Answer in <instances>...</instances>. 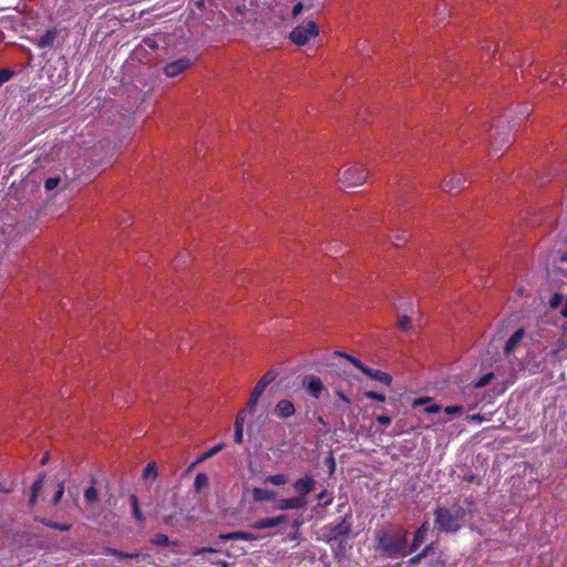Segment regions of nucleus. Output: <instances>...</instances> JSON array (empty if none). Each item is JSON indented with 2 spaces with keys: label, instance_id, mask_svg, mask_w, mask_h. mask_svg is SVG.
<instances>
[{
  "label": "nucleus",
  "instance_id": "f257e3e1",
  "mask_svg": "<svg viewBox=\"0 0 567 567\" xmlns=\"http://www.w3.org/2000/svg\"><path fill=\"white\" fill-rule=\"evenodd\" d=\"M434 525L442 533H455L464 524L466 508L455 502L450 505L439 506L434 512Z\"/></svg>",
  "mask_w": 567,
  "mask_h": 567
},
{
  "label": "nucleus",
  "instance_id": "f03ea898",
  "mask_svg": "<svg viewBox=\"0 0 567 567\" xmlns=\"http://www.w3.org/2000/svg\"><path fill=\"white\" fill-rule=\"evenodd\" d=\"M408 530L404 528H395L383 532L378 536V549L386 557H398L409 555L406 548Z\"/></svg>",
  "mask_w": 567,
  "mask_h": 567
},
{
  "label": "nucleus",
  "instance_id": "7ed1b4c3",
  "mask_svg": "<svg viewBox=\"0 0 567 567\" xmlns=\"http://www.w3.org/2000/svg\"><path fill=\"white\" fill-rule=\"evenodd\" d=\"M369 177V169L360 162H349L341 166L337 174V182L344 188L363 185Z\"/></svg>",
  "mask_w": 567,
  "mask_h": 567
},
{
  "label": "nucleus",
  "instance_id": "20e7f679",
  "mask_svg": "<svg viewBox=\"0 0 567 567\" xmlns=\"http://www.w3.org/2000/svg\"><path fill=\"white\" fill-rule=\"evenodd\" d=\"M319 27L317 23L312 20H308L301 24H298L291 32H290V40L296 45H305L310 40L317 38L319 35Z\"/></svg>",
  "mask_w": 567,
  "mask_h": 567
},
{
  "label": "nucleus",
  "instance_id": "39448f33",
  "mask_svg": "<svg viewBox=\"0 0 567 567\" xmlns=\"http://www.w3.org/2000/svg\"><path fill=\"white\" fill-rule=\"evenodd\" d=\"M277 378V373L275 371H268L266 372L256 383L255 388L252 389L249 400L247 402V405L244 410L248 413H252L256 409V405L259 401V398L266 390V388L275 381Z\"/></svg>",
  "mask_w": 567,
  "mask_h": 567
},
{
  "label": "nucleus",
  "instance_id": "423d86ee",
  "mask_svg": "<svg viewBox=\"0 0 567 567\" xmlns=\"http://www.w3.org/2000/svg\"><path fill=\"white\" fill-rule=\"evenodd\" d=\"M218 551L219 550L210 548V547H200V548H194L192 550V555L195 557H200L202 565L209 564L213 567H229V564L226 560L209 557L212 555L217 554Z\"/></svg>",
  "mask_w": 567,
  "mask_h": 567
},
{
  "label": "nucleus",
  "instance_id": "0eeeda50",
  "mask_svg": "<svg viewBox=\"0 0 567 567\" xmlns=\"http://www.w3.org/2000/svg\"><path fill=\"white\" fill-rule=\"evenodd\" d=\"M466 183V177L462 173L453 172L449 174L442 182L441 188L446 193H457L464 188Z\"/></svg>",
  "mask_w": 567,
  "mask_h": 567
},
{
  "label": "nucleus",
  "instance_id": "6e6552de",
  "mask_svg": "<svg viewBox=\"0 0 567 567\" xmlns=\"http://www.w3.org/2000/svg\"><path fill=\"white\" fill-rule=\"evenodd\" d=\"M193 65V61L189 58H181L175 61L167 63L164 66V73L167 78H175Z\"/></svg>",
  "mask_w": 567,
  "mask_h": 567
},
{
  "label": "nucleus",
  "instance_id": "1a4fd4ad",
  "mask_svg": "<svg viewBox=\"0 0 567 567\" xmlns=\"http://www.w3.org/2000/svg\"><path fill=\"white\" fill-rule=\"evenodd\" d=\"M302 386L315 399H319L324 391L322 381L316 375H307L302 379Z\"/></svg>",
  "mask_w": 567,
  "mask_h": 567
},
{
  "label": "nucleus",
  "instance_id": "9d476101",
  "mask_svg": "<svg viewBox=\"0 0 567 567\" xmlns=\"http://www.w3.org/2000/svg\"><path fill=\"white\" fill-rule=\"evenodd\" d=\"M363 373L369 379L375 380V381H378L379 383L383 384L386 388H390L392 385V377L389 373H386V372H383L381 370H375V369H371L369 367H365V369H363Z\"/></svg>",
  "mask_w": 567,
  "mask_h": 567
},
{
  "label": "nucleus",
  "instance_id": "9b49d317",
  "mask_svg": "<svg viewBox=\"0 0 567 567\" xmlns=\"http://www.w3.org/2000/svg\"><path fill=\"white\" fill-rule=\"evenodd\" d=\"M307 502L303 496H295L290 498H282L278 502V509H300L306 506Z\"/></svg>",
  "mask_w": 567,
  "mask_h": 567
},
{
  "label": "nucleus",
  "instance_id": "f8f14e48",
  "mask_svg": "<svg viewBox=\"0 0 567 567\" xmlns=\"http://www.w3.org/2000/svg\"><path fill=\"white\" fill-rule=\"evenodd\" d=\"M295 412L296 409L293 403L290 400L286 399L280 400L274 409V413L280 419L290 417L295 414Z\"/></svg>",
  "mask_w": 567,
  "mask_h": 567
},
{
  "label": "nucleus",
  "instance_id": "ddd939ff",
  "mask_svg": "<svg viewBox=\"0 0 567 567\" xmlns=\"http://www.w3.org/2000/svg\"><path fill=\"white\" fill-rule=\"evenodd\" d=\"M313 485L315 481L310 476L299 478L293 483V487L296 492L299 494L298 496H303L305 498L306 495L312 491Z\"/></svg>",
  "mask_w": 567,
  "mask_h": 567
},
{
  "label": "nucleus",
  "instance_id": "4468645a",
  "mask_svg": "<svg viewBox=\"0 0 567 567\" xmlns=\"http://www.w3.org/2000/svg\"><path fill=\"white\" fill-rule=\"evenodd\" d=\"M247 414H248V412H246V410H241L237 414V416H236L234 441L237 444H241L243 443V439H244V423H245Z\"/></svg>",
  "mask_w": 567,
  "mask_h": 567
},
{
  "label": "nucleus",
  "instance_id": "2eb2a0df",
  "mask_svg": "<svg viewBox=\"0 0 567 567\" xmlns=\"http://www.w3.org/2000/svg\"><path fill=\"white\" fill-rule=\"evenodd\" d=\"M549 307L558 309L561 317L567 318V297L565 298L561 293L555 292L549 300Z\"/></svg>",
  "mask_w": 567,
  "mask_h": 567
},
{
  "label": "nucleus",
  "instance_id": "dca6fc26",
  "mask_svg": "<svg viewBox=\"0 0 567 567\" xmlns=\"http://www.w3.org/2000/svg\"><path fill=\"white\" fill-rule=\"evenodd\" d=\"M286 522V516H278L271 518H264L255 522L251 527L255 529H267L279 526L280 524Z\"/></svg>",
  "mask_w": 567,
  "mask_h": 567
},
{
  "label": "nucleus",
  "instance_id": "f3484780",
  "mask_svg": "<svg viewBox=\"0 0 567 567\" xmlns=\"http://www.w3.org/2000/svg\"><path fill=\"white\" fill-rule=\"evenodd\" d=\"M329 539H336L338 537L348 536L350 534V524L347 523L346 518H343L342 522L334 525L333 527H329Z\"/></svg>",
  "mask_w": 567,
  "mask_h": 567
},
{
  "label": "nucleus",
  "instance_id": "a211bd4d",
  "mask_svg": "<svg viewBox=\"0 0 567 567\" xmlns=\"http://www.w3.org/2000/svg\"><path fill=\"white\" fill-rule=\"evenodd\" d=\"M427 532H429V524L425 522L415 532L412 546L410 549H408L409 554L416 550L424 543Z\"/></svg>",
  "mask_w": 567,
  "mask_h": 567
},
{
  "label": "nucleus",
  "instance_id": "6ab92c4d",
  "mask_svg": "<svg viewBox=\"0 0 567 567\" xmlns=\"http://www.w3.org/2000/svg\"><path fill=\"white\" fill-rule=\"evenodd\" d=\"M251 494L257 502L274 501L277 496L276 492L261 487H254Z\"/></svg>",
  "mask_w": 567,
  "mask_h": 567
},
{
  "label": "nucleus",
  "instance_id": "aec40b11",
  "mask_svg": "<svg viewBox=\"0 0 567 567\" xmlns=\"http://www.w3.org/2000/svg\"><path fill=\"white\" fill-rule=\"evenodd\" d=\"M524 334L525 331L523 329L515 331L506 342L505 351L508 353L512 352L517 347V344L522 342Z\"/></svg>",
  "mask_w": 567,
  "mask_h": 567
},
{
  "label": "nucleus",
  "instance_id": "412c9836",
  "mask_svg": "<svg viewBox=\"0 0 567 567\" xmlns=\"http://www.w3.org/2000/svg\"><path fill=\"white\" fill-rule=\"evenodd\" d=\"M421 404H426L424 411L426 413H429V414L437 413V412L441 411V405L432 403V399H430V398L416 399L413 402V406H417V405H421Z\"/></svg>",
  "mask_w": 567,
  "mask_h": 567
},
{
  "label": "nucleus",
  "instance_id": "4be33fe9",
  "mask_svg": "<svg viewBox=\"0 0 567 567\" xmlns=\"http://www.w3.org/2000/svg\"><path fill=\"white\" fill-rule=\"evenodd\" d=\"M224 444L223 443H219L213 447H210L208 451H206L205 453H203L192 465H190V468H194L195 466H197L198 464H200L202 462L206 461L207 458L214 456L215 454H217L219 451H221Z\"/></svg>",
  "mask_w": 567,
  "mask_h": 567
},
{
  "label": "nucleus",
  "instance_id": "5701e85b",
  "mask_svg": "<svg viewBox=\"0 0 567 567\" xmlns=\"http://www.w3.org/2000/svg\"><path fill=\"white\" fill-rule=\"evenodd\" d=\"M55 39V31L49 30L43 35H41L37 42L38 47L40 48H47L51 47Z\"/></svg>",
  "mask_w": 567,
  "mask_h": 567
},
{
  "label": "nucleus",
  "instance_id": "b1692460",
  "mask_svg": "<svg viewBox=\"0 0 567 567\" xmlns=\"http://www.w3.org/2000/svg\"><path fill=\"white\" fill-rule=\"evenodd\" d=\"M409 237L410 235L408 230H396V233L391 237V241L394 246L400 247L408 243Z\"/></svg>",
  "mask_w": 567,
  "mask_h": 567
},
{
  "label": "nucleus",
  "instance_id": "393cba45",
  "mask_svg": "<svg viewBox=\"0 0 567 567\" xmlns=\"http://www.w3.org/2000/svg\"><path fill=\"white\" fill-rule=\"evenodd\" d=\"M157 475H158V473H157L156 462L152 461V462L147 463V465L145 466V468L143 471L142 477L144 480H148V478L156 480Z\"/></svg>",
  "mask_w": 567,
  "mask_h": 567
},
{
  "label": "nucleus",
  "instance_id": "a878e982",
  "mask_svg": "<svg viewBox=\"0 0 567 567\" xmlns=\"http://www.w3.org/2000/svg\"><path fill=\"white\" fill-rule=\"evenodd\" d=\"M264 482L280 486V485H285L286 483H288V476L286 474L269 475L265 478Z\"/></svg>",
  "mask_w": 567,
  "mask_h": 567
},
{
  "label": "nucleus",
  "instance_id": "bb28decb",
  "mask_svg": "<svg viewBox=\"0 0 567 567\" xmlns=\"http://www.w3.org/2000/svg\"><path fill=\"white\" fill-rule=\"evenodd\" d=\"M131 506L133 509V516L138 522H144V515L138 506V499L135 495H131L130 497Z\"/></svg>",
  "mask_w": 567,
  "mask_h": 567
},
{
  "label": "nucleus",
  "instance_id": "cd10ccee",
  "mask_svg": "<svg viewBox=\"0 0 567 567\" xmlns=\"http://www.w3.org/2000/svg\"><path fill=\"white\" fill-rule=\"evenodd\" d=\"M151 543L155 546H171L175 543H172L167 535L165 534H156L152 539Z\"/></svg>",
  "mask_w": 567,
  "mask_h": 567
},
{
  "label": "nucleus",
  "instance_id": "c85d7f7f",
  "mask_svg": "<svg viewBox=\"0 0 567 567\" xmlns=\"http://www.w3.org/2000/svg\"><path fill=\"white\" fill-rule=\"evenodd\" d=\"M208 485V477L204 473H198L194 481V487L198 492Z\"/></svg>",
  "mask_w": 567,
  "mask_h": 567
},
{
  "label": "nucleus",
  "instance_id": "c756f323",
  "mask_svg": "<svg viewBox=\"0 0 567 567\" xmlns=\"http://www.w3.org/2000/svg\"><path fill=\"white\" fill-rule=\"evenodd\" d=\"M60 183H61V178L59 176L49 177L44 182V188H45V190L51 192L54 188H56Z\"/></svg>",
  "mask_w": 567,
  "mask_h": 567
},
{
  "label": "nucleus",
  "instance_id": "7c9ffc66",
  "mask_svg": "<svg viewBox=\"0 0 567 567\" xmlns=\"http://www.w3.org/2000/svg\"><path fill=\"white\" fill-rule=\"evenodd\" d=\"M494 378V374L492 372H488L486 374H484L483 377H481L475 383H474V386L480 389V388H483L485 385H487Z\"/></svg>",
  "mask_w": 567,
  "mask_h": 567
},
{
  "label": "nucleus",
  "instance_id": "2f4dec72",
  "mask_svg": "<svg viewBox=\"0 0 567 567\" xmlns=\"http://www.w3.org/2000/svg\"><path fill=\"white\" fill-rule=\"evenodd\" d=\"M84 499L87 502V503H94L97 501V492L95 489V487L93 486H90L85 489L84 492Z\"/></svg>",
  "mask_w": 567,
  "mask_h": 567
},
{
  "label": "nucleus",
  "instance_id": "473e14b6",
  "mask_svg": "<svg viewBox=\"0 0 567 567\" xmlns=\"http://www.w3.org/2000/svg\"><path fill=\"white\" fill-rule=\"evenodd\" d=\"M398 328L402 331H408L411 328V319L409 316H401L398 320Z\"/></svg>",
  "mask_w": 567,
  "mask_h": 567
},
{
  "label": "nucleus",
  "instance_id": "72a5a7b5",
  "mask_svg": "<svg viewBox=\"0 0 567 567\" xmlns=\"http://www.w3.org/2000/svg\"><path fill=\"white\" fill-rule=\"evenodd\" d=\"M346 360H348L350 363H352L357 369H359L361 372H363V369H365V364H363L359 359L350 355V354H341Z\"/></svg>",
  "mask_w": 567,
  "mask_h": 567
},
{
  "label": "nucleus",
  "instance_id": "f704fd0d",
  "mask_svg": "<svg viewBox=\"0 0 567 567\" xmlns=\"http://www.w3.org/2000/svg\"><path fill=\"white\" fill-rule=\"evenodd\" d=\"M365 398L378 401V402H385V395L382 393H378L375 391H367L363 394Z\"/></svg>",
  "mask_w": 567,
  "mask_h": 567
},
{
  "label": "nucleus",
  "instance_id": "c9c22d12",
  "mask_svg": "<svg viewBox=\"0 0 567 567\" xmlns=\"http://www.w3.org/2000/svg\"><path fill=\"white\" fill-rule=\"evenodd\" d=\"M13 76V72L8 69H0V86Z\"/></svg>",
  "mask_w": 567,
  "mask_h": 567
},
{
  "label": "nucleus",
  "instance_id": "e433bc0d",
  "mask_svg": "<svg viewBox=\"0 0 567 567\" xmlns=\"http://www.w3.org/2000/svg\"><path fill=\"white\" fill-rule=\"evenodd\" d=\"M432 550V545L426 546L419 555L410 559V564L419 563L423 557H426L429 553Z\"/></svg>",
  "mask_w": 567,
  "mask_h": 567
},
{
  "label": "nucleus",
  "instance_id": "4c0bfd02",
  "mask_svg": "<svg viewBox=\"0 0 567 567\" xmlns=\"http://www.w3.org/2000/svg\"><path fill=\"white\" fill-rule=\"evenodd\" d=\"M110 553L116 556L118 559L135 558L138 556L137 554H127L116 549H110Z\"/></svg>",
  "mask_w": 567,
  "mask_h": 567
},
{
  "label": "nucleus",
  "instance_id": "58836bf2",
  "mask_svg": "<svg viewBox=\"0 0 567 567\" xmlns=\"http://www.w3.org/2000/svg\"><path fill=\"white\" fill-rule=\"evenodd\" d=\"M463 410V405H449L444 409V412L449 415H454L461 413Z\"/></svg>",
  "mask_w": 567,
  "mask_h": 567
},
{
  "label": "nucleus",
  "instance_id": "ea45409f",
  "mask_svg": "<svg viewBox=\"0 0 567 567\" xmlns=\"http://www.w3.org/2000/svg\"><path fill=\"white\" fill-rule=\"evenodd\" d=\"M43 475H41L31 486V493L39 495L42 484H43Z\"/></svg>",
  "mask_w": 567,
  "mask_h": 567
},
{
  "label": "nucleus",
  "instance_id": "a19ab883",
  "mask_svg": "<svg viewBox=\"0 0 567 567\" xmlns=\"http://www.w3.org/2000/svg\"><path fill=\"white\" fill-rule=\"evenodd\" d=\"M63 494H64V484L63 483H59L58 484V489H56V492H55V494L53 496V503L58 504L61 501Z\"/></svg>",
  "mask_w": 567,
  "mask_h": 567
},
{
  "label": "nucleus",
  "instance_id": "79ce46f5",
  "mask_svg": "<svg viewBox=\"0 0 567 567\" xmlns=\"http://www.w3.org/2000/svg\"><path fill=\"white\" fill-rule=\"evenodd\" d=\"M256 539H257V536L254 535L252 533L238 532V540L251 542V540H256Z\"/></svg>",
  "mask_w": 567,
  "mask_h": 567
},
{
  "label": "nucleus",
  "instance_id": "37998d69",
  "mask_svg": "<svg viewBox=\"0 0 567 567\" xmlns=\"http://www.w3.org/2000/svg\"><path fill=\"white\" fill-rule=\"evenodd\" d=\"M218 538L220 540H224V542H227V540H238V532L220 534L218 536Z\"/></svg>",
  "mask_w": 567,
  "mask_h": 567
},
{
  "label": "nucleus",
  "instance_id": "c03bdc74",
  "mask_svg": "<svg viewBox=\"0 0 567 567\" xmlns=\"http://www.w3.org/2000/svg\"><path fill=\"white\" fill-rule=\"evenodd\" d=\"M334 392L342 402L348 404L351 403L350 398L340 388H336Z\"/></svg>",
  "mask_w": 567,
  "mask_h": 567
},
{
  "label": "nucleus",
  "instance_id": "a18cd8bd",
  "mask_svg": "<svg viewBox=\"0 0 567 567\" xmlns=\"http://www.w3.org/2000/svg\"><path fill=\"white\" fill-rule=\"evenodd\" d=\"M467 420L471 421V422L482 423L484 421H487V417L485 415H482V414H472V415L467 416Z\"/></svg>",
  "mask_w": 567,
  "mask_h": 567
},
{
  "label": "nucleus",
  "instance_id": "49530a36",
  "mask_svg": "<svg viewBox=\"0 0 567 567\" xmlns=\"http://www.w3.org/2000/svg\"><path fill=\"white\" fill-rule=\"evenodd\" d=\"M318 499H319L320 502H322L324 506H327V505L331 504V502H332V498H331V497H328V496L326 495V492L320 493V494L318 495Z\"/></svg>",
  "mask_w": 567,
  "mask_h": 567
},
{
  "label": "nucleus",
  "instance_id": "de8ad7c7",
  "mask_svg": "<svg viewBox=\"0 0 567 567\" xmlns=\"http://www.w3.org/2000/svg\"><path fill=\"white\" fill-rule=\"evenodd\" d=\"M45 525L53 527L55 529H59V530H68L70 528L69 525H64V524L45 523Z\"/></svg>",
  "mask_w": 567,
  "mask_h": 567
},
{
  "label": "nucleus",
  "instance_id": "09e8293b",
  "mask_svg": "<svg viewBox=\"0 0 567 567\" xmlns=\"http://www.w3.org/2000/svg\"><path fill=\"white\" fill-rule=\"evenodd\" d=\"M377 421L382 425H389L391 423V419L385 415H379L377 416Z\"/></svg>",
  "mask_w": 567,
  "mask_h": 567
},
{
  "label": "nucleus",
  "instance_id": "8fccbe9b",
  "mask_svg": "<svg viewBox=\"0 0 567 567\" xmlns=\"http://www.w3.org/2000/svg\"><path fill=\"white\" fill-rule=\"evenodd\" d=\"M302 9H303L302 3H301V2L297 3V4L292 8V16H293V17H298V16L301 13Z\"/></svg>",
  "mask_w": 567,
  "mask_h": 567
},
{
  "label": "nucleus",
  "instance_id": "3c124183",
  "mask_svg": "<svg viewBox=\"0 0 567 567\" xmlns=\"http://www.w3.org/2000/svg\"><path fill=\"white\" fill-rule=\"evenodd\" d=\"M328 462H329L330 473H332L334 471V467H336L334 458L332 456H330L328 458Z\"/></svg>",
  "mask_w": 567,
  "mask_h": 567
},
{
  "label": "nucleus",
  "instance_id": "603ef678",
  "mask_svg": "<svg viewBox=\"0 0 567 567\" xmlns=\"http://www.w3.org/2000/svg\"><path fill=\"white\" fill-rule=\"evenodd\" d=\"M538 78L540 79V81H546V80H548V74L545 72H542L538 74Z\"/></svg>",
  "mask_w": 567,
  "mask_h": 567
},
{
  "label": "nucleus",
  "instance_id": "864d4df0",
  "mask_svg": "<svg viewBox=\"0 0 567 567\" xmlns=\"http://www.w3.org/2000/svg\"><path fill=\"white\" fill-rule=\"evenodd\" d=\"M37 497H38V495H37V494H32V493H31L30 501H29V502H30V505H34V503H35V501H37Z\"/></svg>",
  "mask_w": 567,
  "mask_h": 567
},
{
  "label": "nucleus",
  "instance_id": "5fc2aeb1",
  "mask_svg": "<svg viewBox=\"0 0 567 567\" xmlns=\"http://www.w3.org/2000/svg\"><path fill=\"white\" fill-rule=\"evenodd\" d=\"M0 491H1V492H4V493H9V492H10V488H6V487H2V486L0 485Z\"/></svg>",
  "mask_w": 567,
  "mask_h": 567
}]
</instances>
